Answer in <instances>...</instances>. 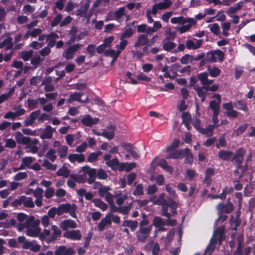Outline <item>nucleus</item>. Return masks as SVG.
Listing matches in <instances>:
<instances>
[{
	"mask_svg": "<svg viewBox=\"0 0 255 255\" xmlns=\"http://www.w3.org/2000/svg\"><path fill=\"white\" fill-rule=\"evenodd\" d=\"M121 53L120 50L115 51L114 49H109L105 50L104 54L106 56H111L113 58L112 62H114L116 61L117 58L119 56Z\"/></svg>",
	"mask_w": 255,
	"mask_h": 255,
	"instance_id": "39",
	"label": "nucleus"
},
{
	"mask_svg": "<svg viewBox=\"0 0 255 255\" xmlns=\"http://www.w3.org/2000/svg\"><path fill=\"white\" fill-rule=\"evenodd\" d=\"M53 146L56 149L60 158L66 156L68 151L67 146L62 145L59 141H55Z\"/></svg>",
	"mask_w": 255,
	"mask_h": 255,
	"instance_id": "20",
	"label": "nucleus"
},
{
	"mask_svg": "<svg viewBox=\"0 0 255 255\" xmlns=\"http://www.w3.org/2000/svg\"><path fill=\"white\" fill-rule=\"evenodd\" d=\"M92 202L94 204L96 207L99 208L103 211L106 210L108 207L106 204L99 199H92Z\"/></svg>",
	"mask_w": 255,
	"mask_h": 255,
	"instance_id": "44",
	"label": "nucleus"
},
{
	"mask_svg": "<svg viewBox=\"0 0 255 255\" xmlns=\"http://www.w3.org/2000/svg\"><path fill=\"white\" fill-rule=\"evenodd\" d=\"M165 35L166 37L164 40H170L174 39L176 33L174 31H172L170 28H169L165 31Z\"/></svg>",
	"mask_w": 255,
	"mask_h": 255,
	"instance_id": "61",
	"label": "nucleus"
},
{
	"mask_svg": "<svg viewBox=\"0 0 255 255\" xmlns=\"http://www.w3.org/2000/svg\"><path fill=\"white\" fill-rule=\"evenodd\" d=\"M42 166L48 170H55L57 168V165L56 164H52L47 159L43 160Z\"/></svg>",
	"mask_w": 255,
	"mask_h": 255,
	"instance_id": "58",
	"label": "nucleus"
},
{
	"mask_svg": "<svg viewBox=\"0 0 255 255\" xmlns=\"http://www.w3.org/2000/svg\"><path fill=\"white\" fill-rule=\"evenodd\" d=\"M246 153V149L242 147L239 148L232 158V161H234L236 166L238 169H243L244 168L242 163L244 160V155Z\"/></svg>",
	"mask_w": 255,
	"mask_h": 255,
	"instance_id": "8",
	"label": "nucleus"
},
{
	"mask_svg": "<svg viewBox=\"0 0 255 255\" xmlns=\"http://www.w3.org/2000/svg\"><path fill=\"white\" fill-rule=\"evenodd\" d=\"M206 55L207 60L209 62H215L218 60L222 62L224 58V52L218 49L209 51L207 53Z\"/></svg>",
	"mask_w": 255,
	"mask_h": 255,
	"instance_id": "11",
	"label": "nucleus"
},
{
	"mask_svg": "<svg viewBox=\"0 0 255 255\" xmlns=\"http://www.w3.org/2000/svg\"><path fill=\"white\" fill-rule=\"evenodd\" d=\"M217 209L220 213L225 212L226 213H230L233 209L234 206L232 203H228L227 205H224L222 203L218 205Z\"/></svg>",
	"mask_w": 255,
	"mask_h": 255,
	"instance_id": "28",
	"label": "nucleus"
},
{
	"mask_svg": "<svg viewBox=\"0 0 255 255\" xmlns=\"http://www.w3.org/2000/svg\"><path fill=\"white\" fill-rule=\"evenodd\" d=\"M136 166V164L134 162L131 163H123L120 167V170L125 169L126 171L128 172Z\"/></svg>",
	"mask_w": 255,
	"mask_h": 255,
	"instance_id": "48",
	"label": "nucleus"
},
{
	"mask_svg": "<svg viewBox=\"0 0 255 255\" xmlns=\"http://www.w3.org/2000/svg\"><path fill=\"white\" fill-rule=\"evenodd\" d=\"M116 127L114 126H110L108 127L106 129H104L102 133V136L108 138L112 139L115 136V130Z\"/></svg>",
	"mask_w": 255,
	"mask_h": 255,
	"instance_id": "27",
	"label": "nucleus"
},
{
	"mask_svg": "<svg viewBox=\"0 0 255 255\" xmlns=\"http://www.w3.org/2000/svg\"><path fill=\"white\" fill-rule=\"evenodd\" d=\"M109 217V215H106L99 222L98 225V230L99 231L102 232L106 226L111 225L112 221L110 220Z\"/></svg>",
	"mask_w": 255,
	"mask_h": 255,
	"instance_id": "34",
	"label": "nucleus"
},
{
	"mask_svg": "<svg viewBox=\"0 0 255 255\" xmlns=\"http://www.w3.org/2000/svg\"><path fill=\"white\" fill-rule=\"evenodd\" d=\"M164 193L161 194L158 198L159 204L162 205V213L161 216L169 217L170 215L168 212V208L170 207L172 210V214H176V209L178 207V204L173 200L168 198V200L164 199Z\"/></svg>",
	"mask_w": 255,
	"mask_h": 255,
	"instance_id": "2",
	"label": "nucleus"
},
{
	"mask_svg": "<svg viewBox=\"0 0 255 255\" xmlns=\"http://www.w3.org/2000/svg\"><path fill=\"white\" fill-rule=\"evenodd\" d=\"M233 154L231 151L221 150L219 151L218 156L219 158L223 160H232Z\"/></svg>",
	"mask_w": 255,
	"mask_h": 255,
	"instance_id": "35",
	"label": "nucleus"
},
{
	"mask_svg": "<svg viewBox=\"0 0 255 255\" xmlns=\"http://www.w3.org/2000/svg\"><path fill=\"white\" fill-rule=\"evenodd\" d=\"M151 229V225L147 226L146 228H139L135 233L137 240L139 242L145 243L149 237Z\"/></svg>",
	"mask_w": 255,
	"mask_h": 255,
	"instance_id": "10",
	"label": "nucleus"
},
{
	"mask_svg": "<svg viewBox=\"0 0 255 255\" xmlns=\"http://www.w3.org/2000/svg\"><path fill=\"white\" fill-rule=\"evenodd\" d=\"M52 235L51 239L52 240H55L58 237L61 235V230L58 227L55 225H52L51 226Z\"/></svg>",
	"mask_w": 255,
	"mask_h": 255,
	"instance_id": "46",
	"label": "nucleus"
},
{
	"mask_svg": "<svg viewBox=\"0 0 255 255\" xmlns=\"http://www.w3.org/2000/svg\"><path fill=\"white\" fill-rule=\"evenodd\" d=\"M68 159L73 163L75 161L81 162L85 160V156L83 154H71L69 155Z\"/></svg>",
	"mask_w": 255,
	"mask_h": 255,
	"instance_id": "38",
	"label": "nucleus"
},
{
	"mask_svg": "<svg viewBox=\"0 0 255 255\" xmlns=\"http://www.w3.org/2000/svg\"><path fill=\"white\" fill-rule=\"evenodd\" d=\"M162 1L154 4L151 9H147L146 12V15L148 23H152L153 22L151 14L156 15L158 10H162L166 9L170 7L172 4L171 0H162Z\"/></svg>",
	"mask_w": 255,
	"mask_h": 255,
	"instance_id": "3",
	"label": "nucleus"
},
{
	"mask_svg": "<svg viewBox=\"0 0 255 255\" xmlns=\"http://www.w3.org/2000/svg\"><path fill=\"white\" fill-rule=\"evenodd\" d=\"M208 71L209 74L212 77H216L220 75L221 70L217 67H213L212 68L210 66L208 67Z\"/></svg>",
	"mask_w": 255,
	"mask_h": 255,
	"instance_id": "52",
	"label": "nucleus"
},
{
	"mask_svg": "<svg viewBox=\"0 0 255 255\" xmlns=\"http://www.w3.org/2000/svg\"><path fill=\"white\" fill-rule=\"evenodd\" d=\"M69 170L65 166H63L59 169L57 172V175L59 176H63L64 178H67L69 175Z\"/></svg>",
	"mask_w": 255,
	"mask_h": 255,
	"instance_id": "57",
	"label": "nucleus"
},
{
	"mask_svg": "<svg viewBox=\"0 0 255 255\" xmlns=\"http://www.w3.org/2000/svg\"><path fill=\"white\" fill-rule=\"evenodd\" d=\"M58 38H59L58 35L54 32L47 34L46 38V41H48L47 45L51 48L53 47L55 45L56 39Z\"/></svg>",
	"mask_w": 255,
	"mask_h": 255,
	"instance_id": "36",
	"label": "nucleus"
},
{
	"mask_svg": "<svg viewBox=\"0 0 255 255\" xmlns=\"http://www.w3.org/2000/svg\"><path fill=\"white\" fill-rule=\"evenodd\" d=\"M27 177V172H20L17 173L14 177L13 179L15 181H19Z\"/></svg>",
	"mask_w": 255,
	"mask_h": 255,
	"instance_id": "64",
	"label": "nucleus"
},
{
	"mask_svg": "<svg viewBox=\"0 0 255 255\" xmlns=\"http://www.w3.org/2000/svg\"><path fill=\"white\" fill-rule=\"evenodd\" d=\"M157 165L162 167L166 172L171 173L173 169L172 166H169L167 162L164 159H162L157 163Z\"/></svg>",
	"mask_w": 255,
	"mask_h": 255,
	"instance_id": "45",
	"label": "nucleus"
},
{
	"mask_svg": "<svg viewBox=\"0 0 255 255\" xmlns=\"http://www.w3.org/2000/svg\"><path fill=\"white\" fill-rule=\"evenodd\" d=\"M163 49L165 51H170L174 48L176 46V44L170 40H163L162 42Z\"/></svg>",
	"mask_w": 255,
	"mask_h": 255,
	"instance_id": "41",
	"label": "nucleus"
},
{
	"mask_svg": "<svg viewBox=\"0 0 255 255\" xmlns=\"http://www.w3.org/2000/svg\"><path fill=\"white\" fill-rule=\"evenodd\" d=\"M12 41V38L11 37H7V38L5 39L0 43V48L5 47L6 50L11 49L13 46Z\"/></svg>",
	"mask_w": 255,
	"mask_h": 255,
	"instance_id": "42",
	"label": "nucleus"
},
{
	"mask_svg": "<svg viewBox=\"0 0 255 255\" xmlns=\"http://www.w3.org/2000/svg\"><path fill=\"white\" fill-rule=\"evenodd\" d=\"M202 43V39L197 40L196 43H194L191 40H187L186 41L185 45L187 49L195 50L200 47Z\"/></svg>",
	"mask_w": 255,
	"mask_h": 255,
	"instance_id": "33",
	"label": "nucleus"
},
{
	"mask_svg": "<svg viewBox=\"0 0 255 255\" xmlns=\"http://www.w3.org/2000/svg\"><path fill=\"white\" fill-rule=\"evenodd\" d=\"M115 197L117 198L116 203L118 205L121 206L124 203V201L127 199L128 195L127 194L120 193V194H116Z\"/></svg>",
	"mask_w": 255,
	"mask_h": 255,
	"instance_id": "56",
	"label": "nucleus"
},
{
	"mask_svg": "<svg viewBox=\"0 0 255 255\" xmlns=\"http://www.w3.org/2000/svg\"><path fill=\"white\" fill-rule=\"evenodd\" d=\"M22 205L24 207L27 208H33L35 207V204L32 198L24 195L20 196L11 203V206L14 207H18Z\"/></svg>",
	"mask_w": 255,
	"mask_h": 255,
	"instance_id": "5",
	"label": "nucleus"
},
{
	"mask_svg": "<svg viewBox=\"0 0 255 255\" xmlns=\"http://www.w3.org/2000/svg\"><path fill=\"white\" fill-rule=\"evenodd\" d=\"M180 67L181 65L179 63H175L172 65L169 69V72L171 73V74L170 73H164V77L166 78H168L171 79H175L177 75V72Z\"/></svg>",
	"mask_w": 255,
	"mask_h": 255,
	"instance_id": "24",
	"label": "nucleus"
},
{
	"mask_svg": "<svg viewBox=\"0 0 255 255\" xmlns=\"http://www.w3.org/2000/svg\"><path fill=\"white\" fill-rule=\"evenodd\" d=\"M42 32V30L40 28H34L33 29L28 30L25 34V36L28 37L29 36L32 37H35L36 36L39 35Z\"/></svg>",
	"mask_w": 255,
	"mask_h": 255,
	"instance_id": "50",
	"label": "nucleus"
},
{
	"mask_svg": "<svg viewBox=\"0 0 255 255\" xmlns=\"http://www.w3.org/2000/svg\"><path fill=\"white\" fill-rule=\"evenodd\" d=\"M53 78L51 76H47L43 78L42 81L41 85L44 86V91L46 92H50L54 90L55 87L52 84Z\"/></svg>",
	"mask_w": 255,
	"mask_h": 255,
	"instance_id": "19",
	"label": "nucleus"
},
{
	"mask_svg": "<svg viewBox=\"0 0 255 255\" xmlns=\"http://www.w3.org/2000/svg\"><path fill=\"white\" fill-rule=\"evenodd\" d=\"M73 102L77 101L82 103H89V98L84 93L74 92L70 94Z\"/></svg>",
	"mask_w": 255,
	"mask_h": 255,
	"instance_id": "18",
	"label": "nucleus"
},
{
	"mask_svg": "<svg viewBox=\"0 0 255 255\" xmlns=\"http://www.w3.org/2000/svg\"><path fill=\"white\" fill-rule=\"evenodd\" d=\"M14 136L16 141L19 143L27 144L31 141V138L29 137L24 136L20 132H16Z\"/></svg>",
	"mask_w": 255,
	"mask_h": 255,
	"instance_id": "30",
	"label": "nucleus"
},
{
	"mask_svg": "<svg viewBox=\"0 0 255 255\" xmlns=\"http://www.w3.org/2000/svg\"><path fill=\"white\" fill-rule=\"evenodd\" d=\"M132 203H130L128 205L120 206L119 213L123 215H127L130 211Z\"/></svg>",
	"mask_w": 255,
	"mask_h": 255,
	"instance_id": "60",
	"label": "nucleus"
},
{
	"mask_svg": "<svg viewBox=\"0 0 255 255\" xmlns=\"http://www.w3.org/2000/svg\"><path fill=\"white\" fill-rule=\"evenodd\" d=\"M63 237L73 241H80L82 238V235L80 230H76L65 232L63 233Z\"/></svg>",
	"mask_w": 255,
	"mask_h": 255,
	"instance_id": "14",
	"label": "nucleus"
},
{
	"mask_svg": "<svg viewBox=\"0 0 255 255\" xmlns=\"http://www.w3.org/2000/svg\"><path fill=\"white\" fill-rule=\"evenodd\" d=\"M39 220H35L34 217L26 228V235L31 237H38L41 231L39 227Z\"/></svg>",
	"mask_w": 255,
	"mask_h": 255,
	"instance_id": "7",
	"label": "nucleus"
},
{
	"mask_svg": "<svg viewBox=\"0 0 255 255\" xmlns=\"http://www.w3.org/2000/svg\"><path fill=\"white\" fill-rule=\"evenodd\" d=\"M215 128H216L213 125H209L207 128H201L200 129V132L203 134H206L208 136H211L213 134V131L214 129Z\"/></svg>",
	"mask_w": 255,
	"mask_h": 255,
	"instance_id": "54",
	"label": "nucleus"
},
{
	"mask_svg": "<svg viewBox=\"0 0 255 255\" xmlns=\"http://www.w3.org/2000/svg\"><path fill=\"white\" fill-rule=\"evenodd\" d=\"M81 170L89 176L88 182L89 184L93 183L97 176V170L95 168H91L88 166L82 167Z\"/></svg>",
	"mask_w": 255,
	"mask_h": 255,
	"instance_id": "13",
	"label": "nucleus"
},
{
	"mask_svg": "<svg viewBox=\"0 0 255 255\" xmlns=\"http://www.w3.org/2000/svg\"><path fill=\"white\" fill-rule=\"evenodd\" d=\"M115 13L116 15V20L119 22L121 21V18L124 16L127 15L125 12V8L124 7H120L118 10L115 11Z\"/></svg>",
	"mask_w": 255,
	"mask_h": 255,
	"instance_id": "47",
	"label": "nucleus"
},
{
	"mask_svg": "<svg viewBox=\"0 0 255 255\" xmlns=\"http://www.w3.org/2000/svg\"><path fill=\"white\" fill-rule=\"evenodd\" d=\"M82 45L79 43L70 45L63 53L62 56L66 60H70L74 58L75 53L82 47Z\"/></svg>",
	"mask_w": 255,
	"mask_h": 255,
	"instance_id": "9",
	"label": "nucleus"
},
{
	"mask_svg": "<svg viewBox=\"0 0 255 255\" xmlns=\"http://www.w3.org/2000/svg\"><path fill=\"white\" fill-rule=\"evenodd\" d=\"M224 240V228L223 227L218 228L214 231L212 238L210 239L209 244L205 250V254L211 255L215 249V245L217 242L220 245Z\"/></svg>",
	"mask_w": 255,
	"mask_h": 255,
	"instance_id": "1",
	"label": "nucleus"
},
{
	"mask_svg": "<svg viewBox=\"0 0 255 255\" xmlns=\"http://www.w3.org/2000/svg\"><path fill=\"white\" fill-rule=\"evenodd\" d=\"M234 106L236 108L243 110L244 111H248V107L247 106V104L244 101L240 100L238 101L237 102L234 103Z\"/></svg>",
	"mask_w": 255,
	"mask_h": 255,
	"instance_id": "53",
	"label": "nucleus"
},
{
	"mask_svg": "<svg viewBox=\"0 0 255 255\" xmlns=\"http://www.w3.org/2000/svg\"><path fill=\"white\" fill-rule=\"evenodd\" d=\"M43 193V190L41 188H37L33 191V195L35 198L34 204L38 207L42 205Z\"/></svg>",
	"mask_w": 255,
	"mask_h": 255,
	"instance_id": "21",
	"label": "nucleus"
},
{
	"mask_svg": "<svg viewBox=\"0 0 255 255\" xmlns=\"http://www.w3.org/2000/svg\"><path fill=\"white\" fill-rule=\"evenodd\" d=\"M62 207L64 213H69L70 216L74 218H77L76 211L77 209V206L74 204H62Z\"/></svg>",
	"mask_w": 255,
	"mask_h": 255,
	"instance_id": "22",
	"label": "nucleus"
},
{
	"mask_svg": "<svg viewBox=\"0 0 255 255\" xmlns=\"http://www.w3.org/2000/svg\"><path fill=\"white\" fill-rule=\"evenodd\" d=\"M166 222L160 217L155 216L152 221V225L157 228L159 226H165Z\"/></svg>",
	"mask_w": 255,
	"mask_h": 255,
	"instance_id": "51",
	"label": "nucleus"
},
{
	"mask_svg": "<svg viewBox=\"0 0 255 255\" xmlns=\"http://www.w3.org/2000/svg\"><path fill=\"white\" fill-rule=\"evenodd\" d=\"M75 253L72 248H67L64 246L58 247L55 251V255H74Z\"/></svg>",
	"mask_w": 255,
	"mask_h": 255,
	"instance_id": "23",
	"label": "nucleus"
},
{
	"mask_svg": "<svg viewBox=\"0 0 255 255\" xmlns=\"http://www.w3.org/2000/svg\"><path fill=\"white\" fill-rule=\"evenodd\" d=\"M195 91H196L198 96L201 98V102H203L206 99V96L208 94L209 90L205 87H196L194 88Z\"/></svg>",
	"mask_w": 255,
	"mask_h": 255,
	"instance_id": "29",
	"label": "nucleus"
},
{
	"mask_svg": "<svg viewBox=\"0 0 255 255\" xmlns=\"http://www.w3.org/2000/svg\"><path fill=\"white\" fill-rule=\"evenodd\" d=\"M100 120L97 118H92L89 115H84L81 120V123L86 127H91L99 123Z\"/></svg>",
	"mask_w": 255,
	"mask_h": 255,
	"instance_id": "15",
	"label": "nucleus"
},
{
	"mask_svg": "<svg viewBox=\"0 0 255 255\" xmlns=\"http://www.w3.org/2000/svg\"><path fill=\"white\" fill-rule=\"evenodd\" d=\"M209 74L207 72H203L198 74V79L200 81L202 86L205 87L211 92H216L218 90L219 85L217 83L212 84L214 82L213 79H209Z\"/></svg>",
	"mask_w": 255,
	"mask_h": 255,
	"instance_id": "4",
	"label": "nucleus"
},
{
	"mask_svg": "<svg viewBox=\"0 0 255 255\" xmlns=\"http://www.w3.org/2000/svg\"><path fill=\"white\" fill-rule=\"evenodd\" d=\"M230 22H227L222 24V34L225 36H227L229 35L228 30L231 27Z\"/></svg>",
	"mask_w": 255,
	"mask_h": 255,
	"instance_id": "63",
	"label": "nucleus"
},
{
	"mask_svg": "<svg viewBox=\"0 0 255 255\" xmlns=\"http://www.w3.org/2000/svg\"><path fill=\"white\" fill-rule=\"evenodd\" d=\"M145 248L147 249L151 248L152 255H158L160 253V248L159 244L157 242H151L147 244L145 246Z\"/></svg>",
	"mask_w": 255,
	"mask_h": 255,
	"instance_id": "32",
	"label": "nucleus"
},
{
	"mask_svg": "<svg viewBox=\"0 0 255 255\" xmlns=\"http://www.w3.org/2000/svg\"><path fill=\"white\" fill-rule=\"evenodd\" d=\"M90 5V1L87 0L81 7L76 11V14L81 16H86L88 9Z\"/></svg>",
	"mask_w": 255,
	"mask_h": 255,
	"instance_id": "37",
	"label": "nucleus"
},
{
	"mask_svg": "<svg viewBox=\"0 0 255 255\" xmlns=\"http://www.w3.org/2000/svg\"><path fill=\"white\" fill-rule=\"evenodd\" d=\"M45 156L51 162H54L57 158L56 150L53 148H50L45 154Z\"/></svg>",
	"mask_w": 255,
	"mask_h": 255,
	"instance_id": "49",
	"label": "nucleus"
},
{
	"mask_svg": "<svg viewBox=\"0 0 255 255\" xmlns=\"http://www.w3.org/2000/svg\"><path fill=\"white\" fill-rule=\"evenodd\" d=\"M34 217L33 216H28L22 213H18L16 216L18 222L16 224V229L19 232L22 231L29 225L30 222Z\"/></svg>",
	"mask_w": 255,
	"mask_h": 255,
	"instance_id": "6",
	"label": "nucleus"
},
{
	"mask_svg": "<svg viewBox=\"0 0 255 255\" xmlns=\"http://www.w3.org/2000/svg\"><path fill=\"white\" fill-rule=\"evenodd\" d=\"M102 152L101 151H97L90 154L88 157V161L90 162H93L97 160L98 157L101 155Z\"/></svg>",
	"mask_w": 255,
	"mask_h": 255,
	"instance_id": "55",
	"label": "nucleus"
},
{
	"mask_svg": "<svg viewBox=\"0 0 255 255\" xmlns=\"http://www.w3.org/2000/svg\"><path fill=\"white\" fill-rule=\"evenodd\" d=\"M212 98H216L217 101L212 100L209 103V108L213 111V113H219L220 104L221 103V97L220 94H215Z\"/></svg>",
	"mask_w": 255,
	"mask_h": 255,
	"instance_id": "16",
	"label": "nucleus"
},
{
	"mask_svg": "<svg viewBox=\"0 0 255 255\" xmlns=\"http://www.w3.org/2000/svg\"><path fill=\"white\" fill-rule=\"evenodd\" d=\"M121 145L125 150L130 153L133 158L137 159L140 157L137 149L131 144L122 142Z\"/></svg>",
	"mask_w": 255,
	"mask_h": 255,
	"instance_id": "17",
	"label": "nucleus"
},
{
	"mask_svg": "<svg viewBox=\"0 0 255 255\" xmlns=\"http://www.w3.org/2000/svg\"><path fill=\"white\" fill-rule=\"evenodd\" d=\"M77 227L76 223L72 220H65L60 224V227L63 230L66 231L68 228L74 229Z\"/></svg>",
	"mask_w": 255,
	"mask_h": 255,
	"instance_id": "31",
	"label": "nucleus"
},
{
	"mask_svg": "<svg viewBox=\"0 0 255 255\" xmlns=\"http://www.w3.org/2000/svg\"><path fill=\"white\" fill-rule=\"evenodd\" d=\"M196 23V20L193 18L184 17V24H181L182 26L179 27L177 29L180 33H183L188 31L191 27L195 25Z\"/></svg>",
	"mask_w": 255,
	"mask_h": 255,
	"instance_id": "12",
	"label": "nucleus"
},
{
	"mask_svg": "<svg viewBox=\"0 0 255 255\" xmlns=\"http://www.w3.org/2000/svg\"><path fill=\"white\" fill-rule=\"evenodd\" d=\"M55 131V128L50 126H47L43 130L40 135L41 139H51L53 136V133Z\"/></svg>",
	"mask_w": 255,
	"mask_h": 255,
	"instance_id": "25",
	"label": "nucleus"
},
{
	"mask_svg": "<svg viewBox=\"0 0 255 255\" xmlns=\"http://www.w3.org/2000/svg\"><path fill=\"white\" fill-rule=\"evenodd\" d=\"M193 56L189 54H185L180 59V62L183 64H187L189 63H192Z\"/></svg>",
	"mask_w": 255,
	"mask_h": 255,
	"instance_id": "59",
	"label": "nucleus"
},
{
	"mask_svg": "<svg viewBox=\"0 0 255 255\" xmlns=\"http://www.w3.org/2000/svg\"><path fill=\"white\" fill-rule=\"evenodd\" d=\"M248 126V125L247 124H245L241 126L238 129H237L233 132V135L237 136L240 135L244 131H245Z\"/></svg>",
	"mask_w": 255,
	"mask_h": 255,
	"instance_id": "62",
	"label": "nucleus"
},
{
	"mask_svg": "<svg viewBox=\"0 0 255 255\" xmlns=\"http://www.w3.org/2000/svg\"><path fill=\"white\" fill-rule=\"evenodd\" d=\"M123 226L124 227H129L131 231H134L137 227L138 222L137 221L130 220H125L123 223Z\"/></svg>",
	"mask_w": 255,
	"mask_h": 255,
	"instance_id": "40",
	"label": "nucleus"
},
{
	"mask_svg": "<svg viewBox=\"0 0 255 255\" xmlns=\"http://www.w3.org/2000/svg\"><path fill=\"white\" fill-rule=\"evenodd\" d=\"M44 60V58L41 57L39 55H36L31 59V64L33 65L34 69L36 68Z\"/></svg>",
	"mask_w": 255,
	"mask_h": 255,
	"instance_id": "43",
	"label": "nucleus"
},
{
	"mask_svg": "<svg viewBox=\"0 0 255 255\" xmlns=\"http://www.w3.org/2000/svg\"><path fill=\"white\" fill-rule=\"evenodd\" d=\"M149 40L148 36L145 34L139 35L137 39L136 42L135 43L134 46L138 47L148 45Z\"/></svg>",
	"mask_w": 255,
	"mask_h": 255,
	"instance_id": "26",
	"label": "nucleus"
}]
</instances>
